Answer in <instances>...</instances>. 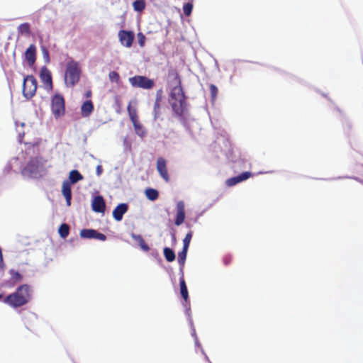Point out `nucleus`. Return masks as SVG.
<instances>
[{
  "label": "nucleus",
  "instance_id": "nucleus-1",
  "mask_svg": "<svg viewBox=\"0 0 363 363\" xmlns=\"http://www.w3.org/2000/svg\"><path fill=\"white\" fill-rule=\"evenodd\" d=\"M30 297V286L28 284L19 286L15 292L4 298V302L13 308L21 307L26 304Z\"/></svg>",
  "mask_w": 363,
  "mask_h": 363
},
{
  "label": "nucleus",
  "instance_id": "nucleus-2",
  "mask_svg": "<svg viewBox=\"0 0 363 363\" xmlns=\"http://www.w3.org/2000/svg\"><path fill=\"white\" fill-rule=\"evenodd\" d=\"M169 101L174 113L178 116H183L186 111L187 106L183 89L176 88L171 90Z\"/></svg>",
  "mask_w": 363,
  "mask_h": 363
},
{
  "label": "nucleus",
  "instance_id": "nucleus-3",
  "mask_svg": "<svg viewBox=\"0 0 363 363\" xmlns=\"http://www.w3.org/2000/svg\"><path fill=\"white\" fill-rule=\"evenodd\" d=\"M44 161L42 157L31 158L21 170V174L25 178H38L42 176Z\"/></svg>",
  "mask_w": 363,
  "mask_h": 363
},
{
  "label": "nucleus",
  "instance_id": "nucleus-4",
  "mask_svg": "<svg viewBox=\"0 0 363 363\" xmlns=\"http://www.w3.org/2000/svg\"><path fill=\"white\" fill-rule=\"evenodd\" d=\"M81 75V68L78 62L72 60L67 64L65 82L67 86H74L77 84Z\"/></svg>",
  "mask_w": 363,
  "mask_h": 363
},
{
  "label": "nucleus",
  "instance_id": "nucleus-5",
  "mask_svg": "<svg viewBox=\"0 0 363 363\" xmlns=\"http://www.w3.org/2000/svg\"><path fill=\"white\" fill-rule=\"evenodd\" d=\"M51 111L56 118L65 115V101L62 94L56 93L52 96Z\"/></svg>",
  "mask_w": 363,
  "mask_h": 363
},
{
  "label": "nucleus",
  "instance_id": "nucleus-6",
  "mask_svg": "<svg viewBox=\"0 0 363 363\" xmlns=\"http://www.w3.org/2000/svg\"><path fill=\"white\" fill-rule=\"evenodd\" d=\"M38 82L33 75H26L23 82V95L26 99H31L35 94Z\"/></svg>",
  "mask_w": 363,
  "mask_h": 363
},
{
  "label": "nucleus",
  "instance_id": "nucleus-7",
  "mask_svg": "<svg viewBox=\"0 0 363 363\" xmlns=\"http://www.w3.org/2000/svg\"><path fill=\"white\" fill-rule=\"evenodd\" d=\"M128 81L131 86L135 88H140L143 89L150 90L155 86L154 79H150L143 75H135L130 77Z\"/></svg>",
  "mask_w": 363,
  "mask_h": 363
},
{
  "label": "nucleus",
  "instance_id": "nucleus-8",
  "mask_svg": "<svg viewBox=\"0 0 363 363\" xmlns=\"http://www.w3.org/2000/svg\"><path fill=\"white\" fill-rule=\"evenodd\" d=\"M80 236L84 239H96L101 241L106 240V235L92 228H84L80 231Z\"/></svg>",
  "mask_w": 363,
  "mask_h": 363
},
{
  "label": "nucleus",
  "instance_id": "nucleus-9",
  "mask_svg": "<svg viewBox=\"0 0 363 363\" xmlns=\"http://www.w3.org/2000/svg\"><path fill=\"white\" fill-rule=\"evenodd\" d=\"M118 38L123 46L130 48L135 39V34L131 30H121L118 32Z\"/></svg>",
  "mask_w": 363,
  "mask_h": 363
},
{
  "label": "nucleus",
  "instance_id": "nucleus-10",
  "mask_svg": "<svg viewBox=\"0 0 363 363\" xmlns=\"http://www.w3.org/2000/svg\"><path fill=\"white\" fill-rule=\"evenodd\" d=\"M39 77L42 82L45 85L46 89L48 91L52 90L53 88L52 74L46 66L42 67Z\"/></svg>",
  "mask_w": 363,
  "mask_h": 363
},
{
  "label": "nucleus",
  "instance_id": "nucleus-11",
  "mask_svg": "<svg viewBox=\"0 0 363 363\" xmlns=\"http://www.w3.org/2000/svg\"><path fill=\"white\" fill-rule=\"evenodd\" d=\"M91 208L96 213H104L106 203L104 197L101 195L95 196L91 201Z\"/></svg>",
  "mask_w": 363,
  "mask_h": 363
},
{
  "label": "nucleus",
  "instance_id": "nucleus-12",
  "mask_svg": "<svg viewBox=\"0 0 363 363\" xmlns=\"http://www.w3.org/2000/svg\"><path fill=\"white\" fill-rule=\"evenodd\" d=\"M185 218V204L183 201H179L177 203V215L174 224L177 226L181 225L184 223Z\"/></svg>",
  "mask_w": 363,
  "mask_h": 363
},
{
  "label": "nucleus",
  "instance_id": "nucleus-13",
  "mask_svg": "<svg viewBox=\"0 0 363 363\" xmlns=\"http://www.w3.org/2000/svg\"><path fill=\"white\" fill-rule=\"evenodd\" d=\"M128 211V204L126 203H119L113 211V217L116 221L122 220L123 216Z\"/></svg>",
  "mask_w": 363,
  "mask_h": 363
},
{
  "label": "nucleus",
  "instance_id": "nucleus-14",
  "mask_svg": "<svg viewBox=\"0 0 363 363\" xmlns=\"http://www.w3.org/2000/svg\"><path fill=\"white\" fill-rule=\"evenodd\" d=\"M168 84L171 90H174L176 88L182 89L181 85V80L179 74L174 70H171L168 74Z\"/></svg>",
  "mask_w": 363,
  "mask_h": 363
},
{
  "label": "nucleus",
  "instance_id": "nucleus-15",
  "mask_svg": "<svg viewBox=\"0 0 363 363\" xmlns=\"http://www.w3.org/2000/svg\"><path fill=\"white\" fill-rule=\"evenodd\" d=\"M157 169L161 177L166 182L169 181V176L167 169L166 160L160 157L157 160Z\"/></svg>",
  "mask_w": 363,
  "mask_h": 363
},
{
  "label": "nucleus",
  "instance_id": "nucleus-16",
  "mask_svg": "<svg viewBox=\"0 0 363 363\" xmlns=\"http://www.w3.org/2000/svg\"><path fill=\"white\" fill-rule=\"evenodd\" d=\"M25 60L28 62L29 67H33L36 61V47L30 44L25 52Z\"/></svg>",
  "mask_w": 363,
  "mask_h": 363
},
{
  "label": "nucleus",
  "instance_id": "nucleus-17",
  "mask_svg": "<svg viewBox=\"0 0 363 363\" xmlns=\"http://www.w3.org/2000/svg\"><path fill=\"white\" fill-rule=\"evenodd\" d=\"M72 184L69 182L64 181L62 186V194L65 199L66 204L67 206H71L72 194Z\"/></svg>",
  "mask_w": 363,
  "mask_h": 363
},
{
  "label": "nucleus",
  "instance_id": "nucleus-18",
  "mask_svg": "<svg viewBox=\"0 0 363 363\" xmlns=\"http://www.w3.org/2000/svg\"><path fill=\"white\" fill-rule=\"evenodd\" d=\"M179 286H180V294L183 299L185 301V303L184 304V306L185 307V311L186 310V308L190 307L189 306V292L188 289L184 280V277L179 278Z\"/></svg>",
  "mask_w": 363,
  "mask_h": 363
},
{
  "label": "nucleus",
  "instance_id": "nucleus-19",
  "mask_svg": "<svg viewBox=\"0 0 363 363\" xmlns=\"http://www.w3.org/2000/svg\"><path fill=\"white\" fill-rule=\"evenodd\" d=\"M94 104L91 100L85 101L81 107V113L84 117H88L94 111Z\"/></svg>",
  "mask_w": 363,
  "mask_h": 363
},
{
  "label": "nucleus",
  "instance_id": "nucleus-20",
  "mask_svg": "<svg viewBox=\"0 0 363 363\" xmlns=\"http://www.w3.org/2000/svg\"><path fill=\"white\" fill-rule=\"evenodd\" d=\"M130 236L134 240L137 241L142 250L147 252L150 250L148 245L145 242L143 238L140 235L132 233Z\"/></svg>",
  "mask_w": 363,
  "mask_h": 363
},
{
  "label": "nucleus",
  "instance_id": "nucleus-21",
  "mask_svg": "<svg viewBox=\"0 0 363 363\" xmlns=\"http://www.w3.org/2000/svg\"><path fill=\"white\" fill-rule=\"evenodd\" d=\"M83 179L82 174L77 169L72 170L69 174V178L67 182H69L70 184H74L78 182Z\"/></svg>",
  "mask_w": 363,
  "mask_h": 363
},
{
  "label": "nucleus",
  "instance_id": "nucleus-22",
  "mask_svg": "<svg viewBox=\"0 0 363 363\" xmlns=\"http://www.w3.org/2000/svg\"><path fill=\"white\" fill-rule=\"evenodd\" d=\"M163 254H164L165 259L167 262H172L175 260L176 255H175L174 251L172 248H170L169 247H164Z\"/></svg>",
  "mask_w": 363,
  "mask_h": 363
},
{
  "label": "nucleus",
  "instance_id": "nucleus-23",
  "mask_svg": "<svg viewBox=\"0 0 363 363\" xmlns=\"http://www.w3.org/2000/svg\"><path fill=\"white\" fill-rule=\"evenodd\" d=\"M146 197L151 201L157 200L159 197V192L157 189L147 188L145 191Z\"/></svg>",
  "mask_w": 363,
  "mask_h": 363
},
{
  "label": "nucleus",
  "instance_id": "nucleus-24",
  "mask_svg": "<svg viewBox=\"0 0 363 363\" xmlns=\"http://www.w3.org/2000/svg\"><path fill=\"white\" fill-rule=\"evenodd\" d=\"M132 123L133 125L135 133L140 138L145 137L146 135V131L144 129L143 125L140 123L138 121Z\"/></svg>",
  "mask_w": 363,
  "mask_h": 363
},
{
  "label": "nucleus",
  "instance_id": "nucleus-25",
  "mask_svg": "<svg viewBox=\"0 0 363 363\" xmlns=\"http://www.w3.org/2000/svg\"><path fill=\"white\" fill-rule=\"evenodd\" d=\"M18 33L29 35L30 34V25L28 23L20 24L17 28Z\"/></svg>",
  "mask_w": 363,
  "mask_h": 363
},
{
  "label": "nucleus",
  "instance_id": "nucleus-26",
  "mask_svg": "<svg viewBox=\"0 0 363 363\" xmlns=\"http://www.w3.org/2000/svg\"><path fill=\"white\" fill-rule=\"evenodd\" d=\"M58 233L60 236L65 239L69 233V226L67 223H62L58 228Z\"/></svg>",
  "mask_w": 363,
  "mask_h": 363
},
{
  "label": "nucleus",
  "instance_id": "nucleus-27",
  "mask_svg": "<svg viewBox=\"0 0 363 363\" xmlns=\"http://www.w3.org/2000/svg\"><path fill=\"white\" fill-rule=\"evenodd\" d=\"M188 249L182 248L178 253V263L180 267H184L186 259Z\"/></svg>",
  "mask_w": 363,
  "mask_h": 363
},
{
  "label": "nucleus",
  "instance_id": "nucleus-28",
  "mask_svg": "<svg viewBox=\"0 0 363 363\" xmlns=\"http://www.w3.org/2000/svg\"><path fill=\"white\" fill-rule=\"evenodd\" d=\"M9 274L11 275V281L13 282V284L21 281L23 279V276L18 271H16L15 269H10Z\"/></svg>",
  "mask_w": 363,
  "mask_h": 363
},
{
  "label": "nucleus",
  "instance_id": "nucleus-29",
  "mask_svg": "<svg viewBox=\"0 0 363 363\" xmlns=\"http://www.w3.org/2000/svg\"><path fill=\"white\" fill-rule=\"evenodd\" d=\"M133 6L135 11L142 12L145 8V0H135Z\"/></svg>",
  "mask_w": 363,
  "mask_h": 363
},
{
  "label": "nucleus",
  "instance_id": "nucleus-30",
  "mask_svg": "<svg viewBox=\"0 0 363 363\" xmlns=\"http://www.w3.org/2000/svg\"><path fill=\"white\" fill-rule=\"evenodd\" d=\"M127 110L128 112V115L130 117V119L132 123L136 122L138 121V115H137V111L135 108H133L130 104H128L127 107Z\"/></svg>",
  "mask_w": 363,
  "mask_h": 363
},
{
  "label": "nucleus",
  "instance_id": "nucleus-31",
  "mask_svg": "<svg viewBox=\"0 0 363 363\" xmlns=\"http://www.w3.org/2000/svg\"><path fill=\"white\" fill-rule=\"evenodd\" d=\"M185 313H186V315L188 316L189 324H190V326H191V335H192V337L196 338V337H197V336H196V330H195V328L194 327L192 319L191 318V309H190V307L186 308V310Z\"/></svg>",
  "mask_w": 363,
  "mask_h": 363
},
{
  "label": "nucleus",
  "instance_id": "nucleus-32",
  "mask_svg": "<svg viewBox=\"0 0 363 363\" xmlns=\"http://www.w3.org/2000/svg\"><path fill=\"white\" fill-rule=\"evenodd\" d=\"M209 89L211 93V102L213 104L217 98L218 90L217 86L213 84L209 85Z\"/></svg>",
  "mask_w": 363,
  "mask_h": 363
},
{
  "label": "nucleus",
  "instance_id": "nucleus-33",
  "mask_svg": "<svg viewBox=\"0 0 363 363\" xmlns=\"http://www.w3.org/2000/svg\"><path fill=\"white\" fill-rule=\"evenodd\" d=\"M193 233L192 231H189L186 233L185 235L184 240H183V247L185 249H188L189 247V245L192 238Z\"/></svg>",
  "mask_w": 363,
  "mask_h": 363
},
{
  "label": "nucleus",
  "instance_id": "nucleus-34",
  "mask_svg": "<svg viewBox=\"0 0 363 363\" xmlns=\"http://www.w3.org/2000/svg\"><path fill=\"white\" fill-rule=\"evenodd\" d=\"M193 10V4L190 2L185 3L183 5V12L186 16H189Z\"/></svg>",
  "mask_w": 363,
  "mask_h": 363
},
{
  "label": "nucleus",
  "instance_id": "nucleus-35",
  "mask_svg": "<svg viewBox=\"0 0 363 363\" xmlns=\"http://www.w3.org/2000/svg\"><path fill=\"white\" fill-rule=\"evenodd\" d=\"M252 175V173L250 172H243L239 174H238L236 177L238 179L239 183L244 182L249 179Z\"/></svg>",
  "mask_w": 363,
  "mask_h": 363
},
{
  "label": "nucleus",
  "instance_id": "nucleus-36",
  "mask_svg": "<svg viewBox=\"0 0 363 363\" xmlns=\"http://www.w3.org/2000/svg\"><path fill=\"white\" fill-rule=\"evenodd\" d=\"M252 175V173L250 172H243L239 174H238L236 177L238 179L239 183L244 182L249 179Z\"/></svg>",
  "mask_w": 363,
  "mask_h": 363
},
{
  "label": "nucleus",
  "instance_id": "nucleus-37",
  "mask_svg": "<svg viewBox=\"0 0 363 363\" xmlns=\"http://www.w3.org/2000/svg\"><path fill=\"white\" fill-rule=\"evenodd\" d=\"M40 49L42 51L43 57L46 63L50 62V54L48 49L45 45H41Z\"/></svg>",
  "mask_w": 363,
  "mask_h": 363
},
{
  "label": "nucleus",
  "instance_id": "nucleus-38",
  "mask_svg": "<svg viewBox=\"0 0 363 363\" xmlns=\"http://www.w3.org/2000/svg\"><path fill=\"white\" fill-rule=\"evenodd\" d=\"M108 78L112 82H118L120 80V76L116 71H111L108 74Z\"/></svg>",
  "mask_w": 363,
  "mask_h": 363
},
{
  "label": "nucleus",
  "instance_id": "nucleus-39",
  "mask_svg": "<svg viewBox=\"0 0 363 363\" xmlns=\"http://www.w3.org/2000/svg\"><path fill=\"white\" fill-rule=\"evenodd\" d=\"M228 186H233L239 184L238 179L236 176L228 179L225 182Z\"/></svg>",
  "mask_w": 363,
  "mask_h": 363
},
{
  "label": "nucleus",
  "instance_id": "nucleus-40",
  "mask_svg": "<svg viewBox=\"0 0 363 363\" xmlns=\"http://www.w3.org/2000/svg\"><path fill=\"white\" fill-rule=\"evenodd\" d=\"M160 102H155L154 108H153L154 120H156L158 118V116H160Z\"/></svg>",
  "mask_w": 363,
  "mask_h": 363
},
{
  "label": "nucleus",
  "instance_id": "nucleus-41",
  "mask_svg": "<svg viewBox=\"0 0 363 363\" xmlns=\"http://www.w3.org/2000/svg\"><path fill=\"white\" fill-rule=\"evenodd\" d=\"M138 44L140 47H143L145 43L146 38L143 33H138L137 35Z\"/></svg>",
  "mask_w": 363,
  "mask_h": 363
},
{
  "label": "nucleus",
  "instance_id": "nucleus-42",
  "mask_svg": "<svg viewBox=\"0 0 363 363\" xmlns=\"http://www.w3.org/2000/svg\"><path fill=\"white\" fill-rule=\"evenodd\" d=\"M194 342H195V346L196 347H199L201 349V352L202 354L204 355L206 360H208V357L206 355V354L205 353L203 349L202 348L197 337H196V338H194Z\"/></svg>",
  "mask_w": 363,
  "mask_h": 363
},
{
  "label": "nucleus",
  "instance_id": "nucleus-43",
  "mask_svg": "<svg viewBox=\"0 0 363 363\" xmlns=\"http://www.w3.org/2000/svg\"><path fill=\"white\" fill-rule=\"evenodd\" d=\"M151 255L155 258L156 259H157L159 262H161L162 261V259L161 257H160V255H159V252L157 250L154 249V250H152L151 251Z\"/></svg>",
  "mask_w": 363,
  "mask_h": 363
},
{
  "label": "nucleus",
  "instance_id": "nucleus-44",
  "mask_svg": "<svg viewBox=\"0 0 363 363\" xmlns=\"http://www.w3.org/2000/svg\"><path fill=\"white\" fill-rule=\"evenodd\" d=\"M162 89H159L157 91V93H156L155 102H160V101H161V99H162Z\"/></svg>",
  "mask_w": 363,
  "mask_h": 363
},
{
  "label": "nucleus",
  "instance_id": "nucleus-45",
  "mask_svg": "<svg viewBox=\"0 0 363 363\" xmlns=\"http://www.w3.org/2000/svg\"><path fill=\"white\" fill-rule=\"evenodd\" d=\"M103 172V168L101 165H98L96 169V173L98 177L101 176Z\"/></svg>",
  "mask_w": 363,
  "mask_h": 363
},
{
  "label": "nucleus",
  "instance_id": "nucleus-46",
  "mask_svg": "<svg viewBox=\"0 0 363 363\" xmlns=\"http://www.w3.org/2000/svg\"><path fill=\"white\" fill-rule=\"evenodd\" d=\"M26 318L32 320V319H36L37 318V315L34 313H32V312H28L26 315Z\"/></svg>",
  "mask_w": 363,
  "mask_h": 363
},
{
  "label": "nucleus",
  "instance_id": "nucleus-47",
  "mask_svg": "<svg viewBox=\"0 0 363 363\" xmlns=\"http://www.w3.org/2000/svg\"><path fill=\"white\" fill-rule=\"evenodd\" d=\"M179 274H180V277H184V271H183V267H180V269H179Z\"/></svg>",
  "mask_w": 363,
  "mask_h": 363
},
{
  "label": "nucleus",
  "instance_id": "nucleus-48",
  "mask_svg": "<svg viewBox=\"0 0 363 363\" xmlns=\"http://www.w3.org/2000/svg\"><path fill=\"white\" fill-rule=\"evenodd\" d=\"M85 96L86 97L89 98V97H91V91H87L85 94Z\"/></svg>",
  "mask_w": 363,
  "mask_h": 363
},
{
  "label": "nucleus",
  "instance_id": "nucleus-49",
  "mask_svg": "<svg viewBox=\"0 0 363 363\" xmlns=\"http://www.w3.org/2000/svg\"><path fill=\"white\" fill-rule=\"evenodd\" d=\"M224 263H225V265L228 264L229 260H228L227 259H224Z\"/></svg>",
  "mask_w": 363,
  "mask_h": 363
},
{
  "label": "nucleus",
  "instance_id": "nucleus-50",
  "mask_svg": "<svg viewBox=\"0 0 363 363\" xmlns=\"http://www.w3.org/2000/svg\"><path fill=\"white\" fill-rule=\"evenodd\" d=\"M172 239H173L174 240H176V238H175L174 234H172Z\"/></svg>",
  "mask_w": 363,
  "mask_h": 363
},
{
  "label": "nucleus",
  "instance_id": "nucleus-51",
  "mask_svg": "<svg viewBox=\"0 0 363 363\" xmlns=\"http://www.w3.org/2000/svg\"><path fill=\"white\" fill-rule=\"evenodd\" d=\"M207 361H208L209 363H211V362H210V360H209V359H208V360H207Z\"/></svg>",
  "mask_w": 363,
  "mask_h": 363
}]
</instances>
